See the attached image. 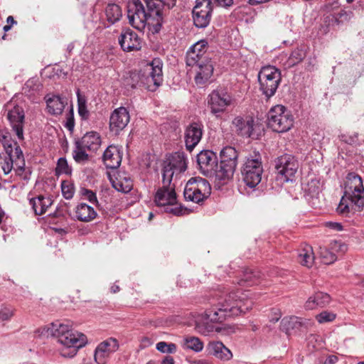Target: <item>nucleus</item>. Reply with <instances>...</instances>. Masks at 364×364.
I'll return each instance as SVG.
<instances>
[{"mask_svg": "<svg viewBox=\"0 0 364 364\" xmlns=\"http://www.w3.org/2000/svg\"><path fill=\"white\" fill-rule=\"evenodd\" d=\"M253 301L248 291L237 290L231 291L221 295L218 304L207 309L203 315L202 323L198 326L203 333L212 332L214 330L211 323H221L227 317L239 316L252 309Z\"/></svg>", "mask_w": 364, "mask_h": 364, "instance_id": "nucleus-1", "label": "nucleus"}, {"mask_svg": "<svg viewBox=\"0 0 364 364\" xmlns=\"http://www.w3.org/2000/svg\"><path fill=\"white\" fill-rule=\"evenodd\" d=\"M36 333L45 337L53 336L63 346L60 355L65 358L74 357L78 350L84 347L87 339L86 336L72 329L68 323L55 322L38 329Z\"/></svg>", "mask_w": 364, "mask_h": 364, "instance_id": "nucleus-2", "label": "nucleus"}, {"mask_svg": "<svg viewBox=\"0 0 364 364\" xmlns=\"http://www.w3.org/2000/svg\"><path fill=\"white\" fill-rule=\"evenodd\" d=\"M364 207V186L361 177L354 173L348 174L344 186V195L337 207V212L348 215L360 211Z\"/></svg>", "mask_w": 364, "mask_h": 364, "instance_id": "nucleus-3", "label": "nucleus"}, {"mask_svg": "<svg viewBox=\"0 0 364 364\" xmlns=\"http://www.w3.org/2000/svg\"><path fill=\"white\" fill-rule=\"evenodd\" d=\"M127 18L129 23L136 29L143 31L148 27L152 33H157L161 31L164 23L161 17L152 16L139 0H132L127 4Z\"/></svg>", "mask_w": 364, "mask_h": 364, "instance_id": "nucleus-4", "label": "nucleus"}, {"mask_svg": "<svg viewBox=\"0 0 364 364\" xmlns=\"http://www.w3.org/2000/svg\"><path fill=\"white\" fill-rule=\"evenodd\" d=\"M293 123V116L283 105H276L268 112L267 124L274 132H286L291 128Z\"/></svg>", "mask_w": 364, "mask_h": 364, "instance_id": "nucleus-5", "label": "nucleus"}, {"mask_svg": "<svg viewBox=\"0 0 364 364\" xmlns=\"http://www.w3.org/2000/svg\"><path fill=\"white\" fill-rule=\"evenodd\" d=\"M281 80V72L274 66H264L258 73L259 89L267 99L275 94Z\"/></svg>", "mask_w": 364, "mask_h": 364, "instance_id": "nucleus-6", "label": "nucleus"}, {"mask_svg": "<svg viewBox=\"0 0 364 364\" xmlns=\"http://www.w3.org/2000/svg\"><path fill=\"white\" fill-rule=\"evenodd\" d=\"M241 173L244 182L250 188H255L260 183L263 166L262 157L259 153H255L247 158Z\"/></svg>", "mask_w": 364, "mask_h": 364, "instance_id": "nucleus-7", "label": "nucleus"}, {"mask_svg": "<svg viewBox=\"0 0 364 364\" xmlns=\"http://www.w3.org/2000/svg\"><path fill=\"white\" fill-rule=\"evenodd\" d=\"M6 155L1 159L0 166L4 174H9L14 169L18 175H21L25 168V160L23 152L17 143L14 148L7 147Z\"/></svg>", "mask_w": 364, "mask_h": 364, "instance_id": "nucleus-8", "label": "nucleus"}, {"mask_svg": "<svg viewBox=\"0 0 364 364\" xmlns=\"http://www.w3.org/2000/svg\"><path fill=\"white\" fill-rule=\"evenodd\" d=\"M211 188L207 180L200 178H191L186 183L183 195L186 200L198 203L208 198Z\"/></svg>", "mask_w": 364, "mask_h": 364, "instance_id": "nucleus-9", "label": "nucleus"}, {"mask_svg": "<svg viewBox=\"0 0 364 364\" xmlns=\"http://www.w3.org/2000/svg\"><path fill=\"white\" fill-rule=\"evenodd\" d=\"M277 180L286 183L293 180L299 164L296 159L290 154H284L275 159Z\"/></svg>", "mask_w": 364, "mask_h": 364, "instance_id": "nucleus-10", "label": "nucleus"}, {"mask_svg": "<svg viewBox=\"0 0 364 364\" xmlns=\"http://www.w3.org/2000/svg\"><path fill=\"white\" fill-rule=\"evenodd\" d=\"M163 63L159 58H154L148 63L145 70V82L147 88L154 91L163 82Z\"/></svg>", "mask_w": 364, "mask_h": 364, "instance_id": "nucleus-11", "label": "nucleus"}, {"mask_svg": "<svg viewBox=\"0 0 364 364\" xmlns=\"http://www.w3.org/2000/svg\"><path fill=\"white\" fill-rule=\"evenodd\" d=\"M119 342L116 338H109L100 343L94 353L95 361L98 364H105L109 355L119 348Z\"/></svg>", "mask_w": 364, "mask_h": 364, "instance_id": "nucleus-12", "label": "nucleus"}, {"mask_svg": "<svg viewBox=\"0 0 364 364\" xmlns=\"http://www.w3.org/2000/svg\"><path fill=\"white\" fill-rule=\"evenodd\" d=\"M130 121V115L124 107L115 109L111 114L109 118V128L111 132L115 134H119L123 130Z\"/></svg>", "mask_w": 364, "mask_h": 364, "instance_id": "nucleus-13", "label": "nucleus"}, {"mask_svg": "<svg viewBox=\"0 0 364 364\" xmlns=\"http://www.w3.org/2000/svg\"><path fill=\"white\" fill-rule=\"evenodd\" d=\"M208 48V43L205 40H201L193 45L186 53V64L188 66H194L203 60H208L205 54Z\"/></svg>", "mask_w": 364, "mask_h": 364, "instance_id": "nucleus-14", "label": "nucleus"}, {"mask_svg": "<svg viewBox=\"0 0 364 364\" xmlns=\"http://www.w3.org/2000/svg\"><path fill=\"white\" fill-rule=\"evenodd\" d=\"M231 103V97L228 94H220L217 91H213L209 95L208 102V107L210 112L216 117H219L220 113H223L225 108Z\"/></svg>", "mask_w": 364, "mask_h": 364, "instance_id": "nucleus-15", "label": "nucleus"}, {"mask_svg": "<svg viewBox=\"0 0 364 364\" xmlns=\"http://www.w3.org/2000/svg\"><path fill=\"white\" fill-rule=\"evenodd\" d=\"M218 159L215 154L210 150L201 151L197 155V163L200 172L205 176H211L217 166Z\"/></svg>", "mask_w": 364, "mask_h": 364, "instance_id": "nucleus-16", "label": "nucleus"}, {"mask_svg": "<svg viewBox=\"0 0 364 364\" xmlns=\"http://www.w3.org/2000/svg\"><path fill=\"white\" fill-rule=\"evenodd\" d=\"M203 125L201 123L193 122L185 130V144L187 150L192 151L200 142L203 136Z\"/></svg>", "mask_w": 364, "mask_h": 364, "instance_id": "nucleus-17", "label": "nucleus"}, {"mask_svg": "<svg viewBox=\"0 0 364 364\" xmlns=\"http://www.w3.org/2000/svg\"><path fill=\"white\" fill-rule=\"evenodd\" d=\"M7 118L18 138L19 139H23V128L25 118L23 109L19 106H15L13 109L9 111Z\"/></svg>", "mask_w": 364, "mask_h": 364, "instance_id": "nucleus-18", "label": "nucleus"}, {"mask_svg": "<svg viewBox=\"0 0 364 364\" xmlns=\"http://www.w3.org/2000/svg\"><path fill=\"white\" fill-rule=\"evenodd\" d=\"M119 43L123 50L127 52L139 50L141 48V38L131 29H127L122 33Z\"/></svg>", "mask_w": 364, "mask_h": 364, "instance_id": "nucleus-19", "label": "nucleus"}, {"mask_svg": "<svg viewBox=\"0 0 364 364\" xmlns=\"http://www.w3.org/2000/svg\"><path fill=\"white\" fill-rule=\"evenodd\" d=\"M205 350L208 355L223 361L230 360L232 358V352L220 341H210Z\"/></svg>", "mask_w": 364, "mask_h": 364, "instance_id": "nucleus-20", "label": "nucleus"}, {"mask_svg": "<svg viewBox=\"0 0 364 364\" xmlns=\"http://www.w3.org/2000/svg\"><path fill=\"white\" fill-rule=\"evenodd\" d=\"M155 202L158 206L171 205L176 203L175 186L159 188L155 195Z\"/></svg>", "mask_w": 364, "mask_h": 364, "instance_id": "nucleus-21", "label": "nucleus"}, {"mask_svg": "<svg viewBox=\"0 0 364 364\" xmlns=\"http://www.w3.org/2000/svg\"><path fill=\"white\" fill-rule=\"evenodd\" d=\"M194 66L197 67L195 82L198 85H203L206 83L213 73V64L210 59L203 60L196 63Z\"/></svg>", "mask_w": 364, "mask_h": 364, "instance_id": "nucleus-22", "label": "nucleus"}, {"mask_svg": "<svg viewBox=\"0 0 364 364\" xmlns=\"http://www.w3.org/2000/svg\"><path fill=\"white\" fill-rule=\"evenodd\" d=\"M254 120L250 117H235L232 122V128L237 134L250 137L253 131Z\"/></svg>", "mask_w": 364, "mask_h": 364, "instance_id": "nucleus-23", "label": "nucleus"}, {"mask_svg": "<svg viewBox=\"0 0 364 364\" xmlns=\"http://www.w3.org/2000/svg\"><path fill=\"white\" fill-rule=\"evenodd\" d=\"M102 159L107 168H118L122 161L120 149L117 146H109L104 151Z\"/></svg>", "mask_w": 364, "mask_h": 364, "instance_id": "nucleus-24", "label": "nucleus"}, {"mask_svg": "<svg viewBox=\"0 0 364 364\" xmlns=\"http://www.w3.org/2000/svg\"><path fill=\"white\" fill-rule=\"evenodd\" d=\"M308 322L301 318L291 316H286L281 321V329L287 334L290 335L293 332L299 331L302 327H307Z\"/></svg>", "mask_w": 364, "mask_h": 364, "instance_id": "nucleus-25", "label": "nucleus"}, {"mask_svg": "<svg viewBox=\"0 0 364 364\" xmlns=\"http://www.w3.org/2000/svg\"><path fill=\"white\" fill-rule=\"evenodd\" d=\"M176 0H145L146 7L154 14L161 17L164 20V8L167 7L168 9L173 7Z\"/></svg>", "mask_w": 364, "mask_h": 364, "instance_id": "nucleus-26", "label": "nucleus"}, {"mask_svg": "<svg viewBox=\"0 0 364 364\" xmlns=\"http://www.w3.org/2000/svg\"><path fill=\"white\" fill-rule=\"evenodd\" d=\"M236 166L234 165L220 163H217V166L213 170L211 176H208V178H214L215 181H218L220 183L228 180L230 178L235 170Z\"/></svg>", "mask_w": 364, "mask_h": 364, "instance_id": "nucleus-27", "label": "nucleus"}, {"mask_svg": "<svg viewBox=\"0 0 364 364\" xmlns=\"http://www.w3.org/2000/svg\"><path fill=\"white\" fill-rule=\"evenodd\" d=\"M46 102V109L48 112L52 115H60L62 114L65 105V100L59 95H47L45 97Z\"/></svg>", "mask_w": 364, "mask_h": 364, "instance_id": "nucleus-28", "label": "nucleus"}, {"mask_svg": "<svg viewBox=\"0 0 364 364\" xmlns=\"http://www.w3.org/2000/svg\"><path fill=\"white\" fill-rule=\"evenodd\" d=\"M110 180L113 188L117 191L128 193L132 188V181L124 173L118 172L114 176V178H111Z\"/></svg>", "mask_w": 364, "mask_h": 364, "instance_id": "nucleus-29", "label": "nucleus"}, {"mask_svg": "<svg viewBox=\"0 0 364 364\" xmlns=\"http://www.w3.org/2000/svg\"><path fill=\"white\" fill-rule=\"evenodd\" d=\"M77 141L80 143L82 147L92 151L97 150L101 144L99 134L94 132H87L80 140Z\"/></svg>", "mask_w": 364, "mask_h": 364, "instance_id": "nucleus-30", "label": "nucleus"}, {"mask_svg": "<svg viewBox=\"0 0 364 364\" xmlns=\"http://www.w3.org/2000/svg\"><path fill=\"white\" fill-rule=\"evenodd\" d=\"M97 215L94 208L86 203H82L76 207L75 216L80 221H92L97 217Z\"/></svg>", "mask_w": 364, "mask_h": 364, "instance_id": "nucleus-31", "label": "nucleus"}, {"mask_svg": "<svg viewBox=\"0 0 364 364\" xmlns=\"http://www.w3.org/2000/svg\"><path fill=\"white\" fill-rule=\"evenodd\" d=\"M52 200L49 197H44L43 196H38L29 200L35 214L38 215L45 213L47 208L52 205Z\"/></svg>", "mask_w": 364, "mask_h": 364, "instance_id": "nucleus-32", "label": "nucleus"}, {"mask_svg": "<svg viewBox=\"0 0 364 364\" xmlns=\"http://www.w3.org/2000/svg\"><path fill=\"white\" fill-rule=\"evenodd\" d=\"M166 161L168 163V164H170L175 171H178L180 173L186 170V159L183 153H175L173 155H172L170 159Z\"/></svg>", "mask_w": 364, "mask_h": 364, "instance_id": "nucleus-33", "label": "nucleus"}, {"mask_svg": "<svg viewBox=\"0 0 364 364\" xmlns=\"http://www.w3.org/2000/svg\"><path fill=\"white\" fill-rule=\"evenodd\" d=\"M314 255L312 247L306 246L304 248L299 250L298 254V262L304 267L308 268L311 267L314 262Z\"/></svg>", "mask_w": 364, "mask_h": 364, "instance_id": "nucleus-34", "label": "nucleus"}, {"mask_svg": "<svg viewBox=\"0 0 364 364\" xmlns=\"http://www.w3.org/2000/svg\"><path fill=\"white\" fill-rule=\"evenodd\" d=\"M198 9H193V22L196 27L198 28H205L206 27L210 21L211 13L206 12V11H198Z\"/></svg>", "mask_w": 364, "mask_h": 364, "instance_id": "nucleus-35", "label": "nucleus"}, {"mask_svg": "<svg viewBox=\"0 0 364 364\" xmlns=\"http://www.w3.org/2000/svg\"><path fill=\"white\" fill-rule=\"evenodd\" d=\"M237 152L232 146H226L220 151L221 163L228 164L237 166Z\"/></svg>", "mask_w": 364, "mask_h": 364, "instance_id": "nucleus-36", "label": "nucleus"}, {"mask_svg": "<svg viewBox=\"0 0 364 364\" xmlns=\"http://www.w3.org/2000/svg\"><path fill=\"white\" fill-rule=\"evenodd\" d=\"M105 15L109 24H114L121 18L122 12L117 4H109L105 9Z\"/></svg>", "mask_w": 364, "mask_h": 364, "instance_id": "nucleus-37", "label": "nucleus"}, {"mask_svg": "<svg viewBox=\"0 0 364 364\" xmlns=\"http://www.w3.org/2000/svg\"><path fill=\"white\" fill-rule=\"evenodd\" d=\"M183 347L198 353L203 349L204 345L199 338L196 336H187L183 338Z\"/></svg>", "mask_w": 364, "mask_h": 364, "instance_id": "nucleus-38", "label": "nucleus"}, {"mask_svg": "<svg viewBox=\"0 0 364 364\" xmlns=\"http://www.w3.org/2000/svg\"><path fill=\"white\" fill-rule=\"evenodd\" d=\"M175 171H176L170 164H168L166 161H164L162 168V183L164 187L175 186L173 184H171Z\"/></svg>", "mask_w": 364, "mask_h": 364, "instance_id": "nucleus-39", "label": "nucleus"}, {"mask_svg": "<svg viewBox=\"0 0 364 364\" xmlns=\"http://www.w3.org/2000/svg\"><path fill=\"white\" fill-rule=\"evenodd\" d=\"M259 279V273L254 272L252 269H247L242 273V277L238 282L240 285L251 286L257 283Z\"/></svg>", "mask_w": 364, "mask_h": 364, "instance_id": "nucleus-40", "label": "nucleus"}, {"mask_svg": "<svg viewBox=\"0 0 364 364\" xmlns=\"http://www.w3.org/2000/svg\"><path fill=\"white\" fill-rule=\"evenodd\" d=\"M86 148L82 147L77 141H75V147L73 151V156L77 163L84 162L88 160V154H86Z\"/></svg>", "mask_w": 364, "mask_h": 364, "instance_id": "nucleus-41", "label": "nucleus"}, {"mask_svg": "<svg viewBox=\"0 0 364 364\" xmlns=\"http://www.w3.org/2000/svg\"><path fill=\"white\" fill-rule=\"evenodd\" d=\"M319 256L321 259V262L326 264H330L334 262L337 257L336 255L331 251H329L326 247H320L319 248Z\"/></svg>", "mask_w": 364, "mask_h": 364, "instance_id": "nucleus-42", "label": "nucleus"}, {"mask_svg": "<svg viewBox=\"0 0 364 364\" xmlns=\"http://www.w3.org/2000/svg\"><path fill=\"white\" fill-rule=\"evenodd\" d=\"M78 114L83 119H87L89 117V111L86 106L85 98L80 94V91L77 92Z\"/></svg>", "mask_w": 364, "mask_h": 364, "instance_id": "nucleus-43", "label": "nucleus"}, {"mask_svg": "<svg viewBox=\"0 0 364 364\" xmlns=\"http://www.w3.org/2000/svg\"><path fill=\"white\" fill-rule=\"evenodd\" d=\"M306 56L304 50L302 49L296 48L292 51L289 58V64L290 66L295 65L300 63Z\"/></svg>", "mask_w": 364, "mask_h": 364, "instance_id": "nucleus-44", "label": "nucleus"}, {"mask_svg": "<svg viewBox=\"0 0 364 364\" xmlns=\"http://www.w3.org/2000/svg\"><path fill=\"white\" fill-rule=\"evenodd\" d=\"M156 348L163 353H175L176 352V345L173 343H166L161 341L156 343Z\"/></svg>", "mask_w": 364, "mask_h": 364, "instance_id": "nucleus-45", "label": "nucleus"}, {"mask_svg": "<svg viewBox=\"0 0 364 364\" xmlns=\"http://www.w3.org/2000/svg\"><path fill=\"white\" fill-rule=\"evenodd\" d=\"M71 168L68 166V161L65 158H60L58 161L55 168L57 174H70Z\"/></svg>", "mask_w": 364, "mask_h": 364, "instance_id": "nucleus-46", "label": "nucleus"}, {"mask_svg": "<svg viewBox=\"0 0 364 364\" xmlns=\"http://www.w3.org/2000/svg\"><path fill=\"white\" fill-rule=\"evenodd\" d=\"M42 87V85L38 78L32 77L26 81L23 89L28 92H37Z\"/></svg>", "mask_w": 364, "mask_h": 364, "instance_id": "nucleus-47", "label": "nucleus"}, {"mask_svg": "<svg viewBox=\"0 0 364 364\" xmlns=\"http://www.w3.org/2000/svg\"><path fill=\"white\" fill-rule=\"evenodd\" d=\"M14 315V309L9 306L2 305L0 308V318L9 321Z\"/></svg>", "mask_w": 364, "mask_h": 364, "instance_id": "nucleus-48", "label": "nucleus"}, {"mask_svg": "<svg viewBox=\"0 0 364 364\" xmlns=\"http://www.w3.org/2000/svg\"><path fill=\"white\" fill-rule=\"evenodd\" d=\"M62 193L65 199H70L74 194V188L72 184L68 182L63 181L61 184Z\"/></svg>", "mask_w": 364, "mask_h": 364, "instance_id": "nucleus-49", "label": "nucleus"}, {"mask_svg": "<svg viewBox=\"0 0 364 364\" xmlns=\"http://www.w3.org/2000/svg\"><path fill=\"white\" fill-rule=\"evenodd\" d=\"M336 318V314L332 312L322 311L316 316V320L320 323L333 321Z\"/></svg>", "mask_w": 364, "mask_h": 364, "instance_id": "nucleus-50", "label": "nucleus"}, {"mask_svg": "<svg viewBox=\"0 0 364 364\" xmlns=\"http://www.w3.org/2000/svg\"><path fill=\"white\" fill-rule=\"evenodd\" d=\"M316 301L318 306L323 307L326 304H329L331 301L330 296L323 292H317L314 294Z\"/></svg>", "mask_w": 364, "mask_h": 364, "instance_id": "nucleus-51", "label": "nucleus"}, {"mask_svg": "<svg viewBox=\"0 0 364 364\" xmlns=\"http://www.w3.org/2000/svg\"><path fill=\"white\" fill-rule=\"evenodd\" d=\"M196 6L193 9H199L198 11H206V12L211 13L212 12V6L213 4L210 0H196Z\"/></svg>", "mask_w": 364, "mask_h": 364, "instance_id": "nucleus-52", "label": "nucleus"}, {"mask_svg": "<svg viewBox=\"0 0 364 364\" xmlns=\"http://www.w3.org/2000/svg\"><path fill=\"white\" fill-rule=\"evenodd\" d=\"M81 193L85 197V199L88 200L92 204H98L96 194L93 191L83 188L81 191Z\"/></svg>", "mask_w": 364, "mask_h": 364, "instance_id": "nucleus-53", "label": "nucleus"}, {"mask_svg": "<svg viewBox=\"0 0 364 364\" xmlns=\"http://www.w3.org/2000/svg\"><path fill=\"white\" fill-rule=\"evenodd\" d=\"M0 141L2 143L5 150H6L7 147H13L10 140V135L6 132L0 131Z\"/></svg>", "mask_w": 364, "mask_h": 364, "instance_id": "nucleus-54", "label": "nucleus"}, {"mask_svg": "<svg viewBox=\"0 0 364 364\" xmlns=\"http://www.w3.org/2000/svg\"><path fill=\"white\" fill-rule=\"evenodd\" d=\"M341 141L348 144H354L358 142V134H342L340 136Z\"/></svg>", "mask_w": 364, "mask_h": 364, "instance_id": "nucleus-55", "label": "nucleus"}, {"mask_svg": "<svg viewBox=\"0 0 364 364\" xmlns=\"http://www.w3.org/2000/svg\"><path fill=\"white\" fill-rule=\"evenodd\" d=\"M347 14L345 11H341L334 15L328 16L327 18L329 21H333L336 24L338 25L342 20H340L342 18H344L346 20L347 19Z\"/></svg>", "mask_w": 364, "mask_h": 364, "instance_id": "nucleus-56", "label": "nucleus"}, {"mask_svg": "<svg viewBox=\"0 0 364 364\" xmlns=\"http://www.w3.org/2000/svg\"><path fill=\"white\" fill-rule=\"evenodd\" d=\"M318 306L317 304V302L316 301V297L314 295L310 296L305 304V308L306 309H309V310L314 309L315 308H316Z\"/></svg>", "mask_w": 364, "mask_h": 364, "instance_id": "nucleus-57", "label": "nucleus"}, {"mask_svg": "<svg viewBox=\"0 0 364 364\" xmlns=\"http://www.w3.org/2000/svg\"><path fill=\"white\" fill-rule=\"evenodd\" d=\"M331 248L333 250L341 251L342 252H344L347 250V246L345 244L337 241H335L331 244Z\"/></svg>", "mask_w": 364, "mask_h": 364, "instance_id": "nucleus-58", "label": "nucleus"}, {"mask_svg": "<svg viewBox=\"0 0 364 364\" xmlns=\"http://www.w3.org/2000/svg\"><path fill=\"white\" fill-rule=\"evenodd\" d=\"M212 3L222 7H230L233 4V0H210Z\"/></svg>", "mask_w": 364, "mask_h": 364, "instance_id": "nucleus-59", "label": "nucleus"}, {"mask_svg": "<svg viewBox=\"0 0 364 364\" xmlns=\"http://www.w3.org/2000/svg\"><path fill=\"white\" fill-rule=\"evenodd\" d=\"M327 226L330 228L331 229H333L336 231H341L343 230L342 225L338 223L335 222H329L327 223Z\"/></svg>", "mask_w": 364, "mask_h": 364, "instance_id": "nucleus-60", "label": "nucleus"}, {"mask_svg": "<svg viewBox=\"0 0 364 364\" xmlns=\"http://www.w3.org/2000/svg\"><path fill=\"white\" fill-rule=\"evenodd\" d=\"M338 361V357L336 355H330L326 360V364H335Z\"/></svg>", "mask_w": 364, "mask_h": 364, "instance_id": "nucleus-61", "label": "nucleus"}, {"mask_svg": "<svg viewBox=\"0 0 364 364\" xmlns=\"http://www.w3.org/2000/svg\"><path fill=\"white\" fill-rule=\"evenodd\" d=\"M162 364H174V360L172 357L167 356L162 360Z\"/></svg>", "mask_w": 364, "mask_h": 364, "instance_id": "nucleus-62", "label": "nucleus"}, {"mask_svg": "<svg viewBox=\"0 0 364 364\" xmlns=\"http://www.w3.org/2000/svg\"><path fill=\"white\" fill-rule=\"evenodd\" d=\"M74 127V120L73 117L68 119L67 127L71 130Z\"/></svg>", "mask_w": 364, "mask_h": 364, "instance_id": "nucleus-63", "label": "nucleus"}, {"mask_svg": "<svg viewBox=\"0 0 364 364\" xmlns=\"http://www.w3.org/2000/svg\"><path fill=\"white\" fill-rule=\"evenodd\" d=\"M6 22L9 25H11V26L17 23V22L14 20L12 16H9L7 17Z\"/></svg>", "mask_w": 364, "mask_h": 364, "instance_id": "nucleus-64", "label": "nucleus"}]
</instances>
